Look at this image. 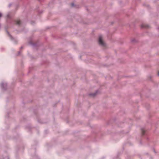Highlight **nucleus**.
I'll list each match as a JSON object with an SVG mask.
<instances>
[{"label": "nucleus", "instance_id": "nucleus-1", "mask_svg": "<svg viewBox=\"0 0 159 159\" xmlns=\"http://www.w3.org/2000/svg\"><path fill=\"white\" fill-rule=\"evenodd\" d=\"M98 43L100 45L104 47L105 46V43L103 42L102 39V36H99L98 38Z\"/></svg>", "mask_w": 159, "mask_h": 159}, {"label": "nucleus", "instance_id": "nucleus-2", "mask_svg": "<svg viewBox=\"0 0 159 159\" xmlns=\"http://www.w3.org/2000/svg\"><path fill=\"white\" fill-rule=\"evenodd\" d=\"M16 24L18 25H20L21 24V21L19 20H18L16 21Z\"/></svg>", "mask_w": 159, "mask_h": 159}, {"label": "nucleus", "instance_id": "nucleus-3", "mask_svg": "<svg viewBox=\"0 0 159 159\" xmlns=\"http://www.w3.org/2000/svg\"><path fill=\"white\" fill-rule=\"evenodd\" d=\"M141 27L142 28H147L148 27V26L145 24H142L141 25Z\"/></svg>", "mask_w": 159, "mask_h": 159}, {"label": "nucleus", "instance_id": "nucleus-4", "mask_svg": "<svg viewBox=\"0 0 159 159\" xmlns=\"http://www.w3.org/2000/svg\"><path fill=\"white\" fill-rule=\"evenodd\" d=\"M141 131L142 132V133L143 135L145 133V130L144 129H142Z\"/></svg>", "mask_w": 159, "mask_h": 159}, {"label": "nucleus", "instance_id": "nucleus-5", "mask_svg": "<svg viewBox=\"0 0 159 159\" xmlns=\"http://www.w3.org/2000/svg\"><path fill=\"white\" fill-rule=\"evenodd\" d=\"M71 6L72 7H73L74 6V4L73 3H72L71 4Z\"/></svg>", "mask_w": 159, "mask_h": 159}, {"label": "nucleus", "instance_id": "nucleus-6", "mask_svg": "<svg viewBox=\"0 0 159 159\" xmlns=\"http://www.w3.org/2000/svg\"><path fill=\"white\" fill-rule=\"evenodd\" d=\"M2 16V14H1V13H0V17H1Z\"/></svg>", "mask_w": 159, "mask_h": 159}, {"label": "nucleus", "instance_id": "nucleus-7", "mask_svg": "<svg viewBox=\"0 0 159 159\" xmlns=\"http://www.w3.org/2000/svg\"><path fill=\"white\" fill-rule=\"evenodd\" d=\"M158 75H159V71H158Z\"/></svg>", "mask_w": 159, "mask_h": 159}]
</instances>
